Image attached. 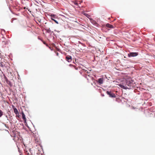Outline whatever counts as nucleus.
Segmentation results:
<instances>
[{
    "instance_id": "obj_1",
    "label": "nucleus",
    "mask_w": 155,
    "mask_h": 155,
    "mask_svg": "<svg viewBox=\"0 0 155 155\" xmlns=\"http://www.w3.org/2000/svg\"><path fill=\"white\" fill-rule=\"evenodd\" d=\"M138 55V53L137 52H130L128 54V55L129 57H135Z\"/></svg>"
},
{
    "instance_id": "obj_2",
    "label": "nucleus",
    "mask_w": 155,
    "mask_h": 155,
    "mask_svg": "<svg viewBox=\"0 0 155 155\" xmlns=\"http://www.w3.org/2000/svg\"><path fill=\"white\" fill-rule=\"evenodd\" d=\"M107 94L109 95V97H115L116 96L114 94L112 93L111 92L107 91Z\"/></svg>"
},
{
    "instance_id": "obj_3",
    "label": "nucleus",
    "mask_w": 155,
    "mask_h": 155,
    "mask_svg": "<svg viewBox=\"0 0 155 155\" xmlns=\"http://www.w3.org/2000/svg\"><path fill=\"white\" fill-rule=\"evenodd\" d=\"M51 19L54 21L56 23L58 24V21L57 20L54 19V18H56V15H54L51 14Z\"/></svg>"
},
{
    "instance_id": "obj_4",
    "label": "nucleus",
    "mask_w": 155,
    "mask_h": 155,
    "mask_svg": "<svg viewBox=\"0 0 155 155\" xmlns=\"http://www.w3.org/2000/svg\"><path fill=\"white\" fill-rule=\"evenodd\" d=\"M66 60L68 62H70L72 61L71 57L69 55H67L66 57Z\"/></svg>"
},
{
    "instance_id": "obj_5",
    "label": "nucleus",
    "mask_w": 155,
    "mask_h": 155,
    "mask_svg": "<svg viewBox=\"0 0 155 155\" xmlns=\"http://www.w3.org/2000/svg\"><path fill=\"white\" fill-rule=\"evenodd\" d=\"M21 115L25 123H26V118L25 117V115L23 111L21 112Z\"/></svg>"
},
{
    "instance_id": "obj_6",
    "label": "nucleus",
    "mask_w": 155,
    "mask_h": 155,
    "mask_svg": "<svg viewBox=\"0 0 155 155\" xmlns=\"http://www.w3.org/2000/svg\"><path fill=\"white\" fill-rule=\"evenodd\" d=\"M97 82L100 84H101L103 82V78H100L98 79Z\"/></svg>"
},
{
    "instance_id": "obj_7",
    "label": "nucleus",
    "mask_w": 155,
    "mask_h": 155,
    "mask_svg": "<svg viewBox=\"0 0 155 155\" xmlns=\"http://www.w3.org/2000/svg\"><path fill=\"white\" fill-rule=\"evenodd\" d=\"M106 26L107 27L110 28H114V27L112 25L108 23L106 24Z\"/></svg>"
},
{
    "instance_id": "obj_8",
    "label": "nucleus",
    "mask_w": 155,
    "mask_h": 155,
    "mask_svg": "<svg viewBox=\"0 0 155 155\" xmlns=\"http://www.w3.org/2000/svg\"><path fill=\"white\" fill-rule=\"evenodd\" d=\"M14 112L16 114V117H17L18 116V112L17 110V109L16 108H13Z\"/></svg>"
},
{
    "instance_id": "obj_9",
    "label": "nucleus",
    "mask_w": 155,
    "mask_h": 155,
    "mask_svg": "<svg viewBox=\"0 0 155 155\" xmlns=\"http://www.w3.org/2000/svg\"><path fill=\"white\" fill-rule=\"evenodd\" d=\"M119 86L122 88H123L124 89H126L127 88H128V87L126 85H123L120 84Z\"/></svg>"
},
{
    "instance_id": "obj_10",
    "label": "nucleus",
    "mask_w": 155,
    "mask_h": 155,
    "mask_svg": "<svg viewBox=\"0 0 155 155\" xmlns=\"http://www.w3.org/2000/svg\"><path fill=\"white\" fill-rule=\"evenodd\" d=\"M82 14L85 16H86L87 18H89V17L90 16L89 15L87 14L85 11L83 12H82Z\"/></svg>"
},
{
    "instance_id": "obj_11",
    "label": "nucleus",
    "mask_w": 155,
    "mask_h": 155,
    "mask_svg": "<svg viewBox=\"0 0 155 155\" xmlns=\"http://www.w3.org/2000/svg\"><path fill=\"white\" fill-rule=\"evenodd\" d=\"M26 153L27 155H32V153L30 151H27L26 152Z\"/></svg>"
},
{
    "instance_id": "obj_12",
    "label": "nucleus",
    "mask_w": 155,
    "mask_h": 155,
    "mask_svg": "<svg viewBox=\"0 0 155 155\" xmlns=\"http://www.w3.org/2000/svg\"><path fill=\"white\" fill-rule=\"evenodd\" d=\"M92 23L95 25H97V23L96 22L94 21H93Z\"/></svg>"
},
{
    "instance_id": "obj_13",
    "label": "nucleus",
    "mask_w": 155,
    "mask_h": 155,
    "mask_svg": "<svg viewBox=\"0 0 155 155\" xmlns=\"http://www.w3.org/2000/svg\"><path fill=\"white\" fill-rule=\"evenodd\" d=\"M3 112L2 111L0 110V117H1L3 115Z\"/></svg>"
},
{
    "instance_id": "obj_14",
    "label": "nucleus",
    "mask_w": 155,
    "mask_h": 155,
    "mask_svg": "<svg viewBox=\"0 0 155 155\" xmlns=\"http://www.w3.org/2000/svg\"><path fill=\"white\" fill-rule=\"evenodd\" d=\"M74 5H78V3L77 2H74Z\"/></svg>"
},
{
    "instance_id": "obj_15",
    "label": "nucleus",
    "mask_w": 155,
    "mask_h": 155,
    "mask_svg": "<svg viewBox=\"0 0 155 155\" xmlns=\"http://www.w3.org/2000/svg\"><path fill=\"white\" fill-rule=\"evenodd\" d=\"M88 77H90V76H89V75H88V76L86 75V76H85V78H87V80H88V79H89V78H88Z\"/></svg>"
},
{
    "instance_id": "obj_16",
    "label": "nucleus",
    "mask_w": 155,
    "mask_h": 155,
    "mask_svg": "<svg viewBox=\"0 0 155 155\" xmlns=\"http://www.w3.org/2000/svg\"><path fill=\"white\" fill-rule=\"evenodd\" d=\"M5 65L4 64H3V63H2L1 64V66L3 67Z\"/></svg>"
},
{
    "instance_id": "obj_17",
    "label": "nucleus",
    "mask_w": 155,
    "mask_h": 155,
    "mask_svg": "<svg viewBox=\"0 0 155 155\" xmlns=\"http://www.w3.org/2000/svg\"><path fill=\"white\" fill-rule=\"evenodd\" d=\"M79 2V3L80 4H81V3H82V1H80Z\"/></svg>"
},
{
    "instance_id": "obj_18",
    "label": "nucleus",
    "mask_w": 155,
    "mask_h": 155,
    "mask_svg": "<svg viewBox=\"0 0 155 155\" xmlns=\"http://www.w3.org/2000/svg\"><path fill=\"white\" fill-rule=\"evenodd\" d=\"M19 117V114L18 113V116L17 117Z\"/></svg>"
},
{
    "instance_id": "obj_19",
    "label": "nucleus",
    "mask_w": 155,
    "mask_h": 155,
    "mask_svg": "<svg viewBox=\"0 0 155 155\" xmlns=\"http://www.w3.org/2000/svg\"><path fill=\"white\" fill-rule=\"evenodd\" d=\"M70 66H72V65H71V64H70Z\"/></svg>"
},
{
    "instance_id": "obj_20",
    "label": "nucleus",
    "mask_w": 155,
    "mask_h": 155,
    "mask_svg": "<svg viewBox=\"0 0 155 155\" xmlns=\"http://www.w3.org/2000/svg\"><path fill=\"white\" fill-rule=\"evenodd\" d=\"M129 84H130V83H129L128 84H127V85H128V86H129Z\"/></svg>"
},
{
    "instance_id": "obj_21",
    "label": "nucleus",
    "mask_w": 155,
    "mask_h": 155,
    "mask_svg": "<svg viewBox=\"0 0 155 155\" xmlns=\"http://www.w3.org/2000/svg\"><path fill=\"white\" fill-rule=\"evenodd\" d=\"M44 43L45 44V42H44Z\"/></svg>"
}]
</instances>
